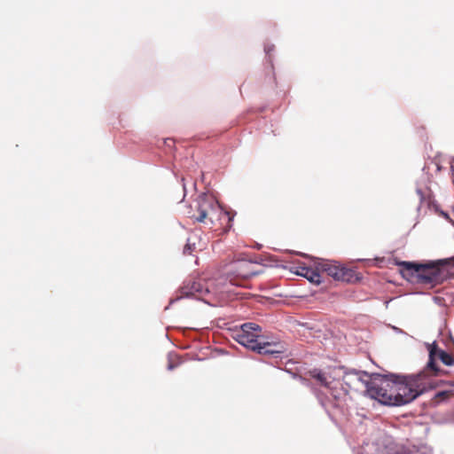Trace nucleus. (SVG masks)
Masks as SVG:
<instances>
[{
  "label": "nucleus",
  "instance_id": "dca6fc26",
  "mask_svg": "<svg viewBox=\"0 0 454 454\" xmlns=\"http://www.w3.org/2000/svg\"><path fill=\"white\" fill-rule=\"evenodd\" d=\"M310 267L306 266L305 264H299L297 266V270L295 271L297 275L304 277V273L306 270H309Z\"/></svg>",
  "mask_w": 454,
  "mask_h": 454
},
{
  "label": "nucleus",
  "instance_id": "39448f33",
  "mask_svg": "<svg viewBox=\"0 0 454 454\" xmlns=\"http://www.w3.org/2000/svg\"><path fill=\"white\" fill-rule=\"evenodd\" d=\"M218 291H220L219 288L214 286L212 280L203 278L189 279L184 282V286L180 288L179 297H194L206 301V297L211 293L216 294Z\"/></svg>",
  "mask_w": 454,
  "mask_h": 454
},
{
  "label": "nucleus",
  "instance_id": "2eb2a0df",
  "mask_svg": "<svg viewBox=\"0 0 454 454\" xmlns=\"http://www.w3.org/2000/svg\"><path fill=\"white\" fill-rule=\"evenodd\" d=\"M178 364V357L176 356H169V358H168V370H173L175 367H176Z\"/></svg>",
  "mask_w": 454,
  "mask_h": 454
},
{
  "label": "nucleus",
  "instance_id": "f3484780",
  "mask_svg": "<svg viewBox=\"0 0 454 454\" xmlns=\"http://www.w3.org/2000/svg\"><path fill=\"white\" fill-rule=\"evenodd\" d=\"M192 251V247L191 246L190 240H188V243L185 245L184 248V254H191Z\"/></svg>",
  "mask_w": 454,
  "mask_h": 454
},
{
  "label": "nucleus",
  "instance_id": "f03ea898",
  "mask_svg": "<svg viewBox=\"0 0 454 454\" xmlns=\"http://www.w3.org/2000/svg\"><path fill=\"white\" fill-rule=\"evenodd\" d=\"M355 377L357 381L365 385L367 395L383 404L393 405L395 403V396L393 395L392 380L387 376L376 374L370 377L366 372H355L347 375L348 380ZM347 384L349 381L347 380Z\"/></svg>",
  "mask_w": 454,
  "mask_h": 454
},
{
  "label": "nucleus",
  "instance_id": "4468645a",
  "mask_svg": "<svg viewBox=\"0 0 454 454\" xmlns=\"http://www.w3.org/2000/svg\"><path fill=\"white\" fill-rule=\"evenodd\" d=\"M451 395V392L450 391H440L438 393H436V395H434V399L436 402H440V401H443L447 398H449L450 396Z\"/></svg>",
  "mask_w": 454,
  "mask_h": 454
},
{
  "label": "nucleus",
  "instance_id": "9d476101",
  "mask_svg": "<svg viewBox=\"0 0 454 454\" xmlns=\"http://www.w3.org/2000/svg\"><path fill=\"white\" fill-rule=\"evenodd\" d=\"M255 351L262 355H275L283 352V347L278 343L262 340Z\"/></svg>",
  "mask_w": 454,
  "mask_h": 454
},
{
  "label": "nucleus",
  "instance_id": "f257e3e1",
  "mask_svg": "<svg viewBox=\"0 0 454 454\" xmlns=\"http://www.w3.org/2000/svg\"><path fill=\"white\" fill-rule=\"evenodd\" d=\"M395 378L398 380H392V393L396 399L393 405L400 406L409 403L419 395L435 387L432 378L426 372Z\"/></svg>",
  "mask_w": 454,
  "mask_h": 454
},
{
  "label": "nucleus",
  "instance_id": "6e6552de",
  "mask_svg": "<svg viewBox=\"0 0 454 454\" xmlns=\"http://www.w3.org/2000/svg\"><path fill=\"white\" fill-rule=\"evenodd\" d=\"M261 327L254 323L242 325L241 329L236 333L235 340L244 347L255 351L262 340L260 336Z\"/></svg>",
  "mask_w": 454,
  "mask_h": 454
},
{
  "label": "nucleus",
  "instance_id": "ddd939ff",
  "mask_svg": "<svg viewBox=\"0 0 454 454\" xmlns=\"http://www.w3.org/2000/svg\"><path fill=\"white\" fill-rule=\"evenodd\" d=\"M339 385H340V383L339 381L334 380V383H333V385H331V387L327 388L329 389L330 394L332 395L333 399L336 401H339L342 396H346L348 395L347 390L343 389L342 387H340V389L338 388Z\"/></svg>",
  "mask_w": 454,
  "mask_h": 454
},
{
  "label": "nucleus",
  "instance_id": "0eeeda50",
  "mask_svg": "<svg viewBox=\"0 0 454 454\" xmlns=\"http://www.w3.org/2000/svg\"><path fill=\"white\" fill-rule=\"evenodd\" d=\"M322 273L332 277L334 280L342 282H352L356 279V272L337 262L320 260L319 267Z\"/></svg>",
  "mask_w": 454,
  "mask_h": 454
},
{
  "label": "nucleus",
  "instance_id": "f8f14e48",
  "mask_svg": "<svg viewBox=\"0 0 454 454\" xmlns=\"http://www.w3.org/2000/svg\"><path fill=\"white\" fill-rule=\"evenodd\" d=\"M319 267V262H316L315 268H309V270H306L304 273L305 278H307L309 282L319 285L321 283V269Z\"/></svg>",
  "mask_w": 454,
  "mask_h": 454
},
{
  "label": "nucleus",
  "instance_id": "1a4fd4ad",
  "mask_svg": "<svg viewBox=\"0 0 454 454\" xmlns=\"http://www.w3.org/2000/svg\"><path fill=\"white\" fill-rule=\"evenodd\" d=\"M437 360H440L445 365H452L454 364V358L451 355L442 349L438 348L436 345H432L429 349L428 363L423 371L426 372L430 378L432 375L436 376L443 372L437 367Z\"/></svg>",
  "mask_w": 454,
  "mask_h": 454
},
{
  "label": "nucleus",
  "instance_id": "20e7f679",
  "mask_svg": "<svg viewBox=\"0 0 454 454\" xmlns=\"http://www.w3.org/2000/svg\"><path fill=\"white\" fill-rule=\"evenodd\" d=\"M220 210L216 200L208 194H200L189 206L188 216L197 222L205 223L209 219L213 223V216Z\"/></svg>",
  "mask_w": 454,
  "mask_h": 454
},
{
  "label": "nucleus",
  "instance_id": "7ed1b4c3",
  "mask_svg": "<svg viewBox=\"0 0 454 454\" xmlns=\"http://www.w3.org/2000/svg\"><path fill=\"white\" fill-rule=\"evenodd\" d=\"M402 267L403 273L415 275L424 284H436L442 278L440 269L441 265L454 266V257L439 260L435 262L416 263L410 262H402L399 264Z\"/></svg>",
  "mask_w": 454,
  "mask_h": 454
},
{
  "label": "nucleus",
  "instance_id": "423d86ee",
  "mask_svg": "<svg viewBox=\"0 0 454 454\" xmlns=\"http://www.w3.org/2000/svg\"><path fill=\"white\" fill-rule=\"evenodd\" d=\"M253 263L247 260L233 261L227 265L225 274L232 286H246V281L257 273L252 269Z\"/></svg>",
  "mask_w": 454,
  "mask_h": 454
},
{
  "label": "nucleus",
  "instance_id": "9b49d317",
  "mask_svg": "<svg viewBox=\"0 0 454 454\" xmlns=\"http://www.w3.org/2000/svg\"><path fill=\"white\" fill-rule=\"evenodd\" d=\"M309 374L312 379H314L317 381V384L325 388L330 387L331 385L334 383V380H330V376L326 372L319 369L310 370L309 372Z\"/></svg>",
  "mask_w": 454,
  "mask_h": 454
}]
</instances>
